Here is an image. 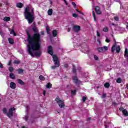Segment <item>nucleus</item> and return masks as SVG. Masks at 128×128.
Masks as SVG:
<instances>
[{"label": "nucleus", "mask_w": 128, "mask_h": 128, "mask_svg": "<svg viewBox=\"0 0 128 128\" xmlns=\"http://www.w3.org/2000/svg\"><path fill=\"white\" fill-rule=\"evenodd\" d=\"M124 110V108H123L122 106H120L119 108V110H120V112H122V110Z\"/></svg>", "instance_id": "41"}, {"label": "nucleus", "mask_w": 128, "mask_h": 128, "mask_svg": "<svg viewBox=\"0 0 128 128\" xmlns=\"http://www.w3.org/2000/svg\"><path fill=\"white\" fill-rule=\"evenodd\" d=\"M39 78L40 80H46V78H44V76H42V75H40L39 76Z\"/></svg>", "instance_id": "28"}, {"label": "nucleus", "mask_w": 128, "mask_h": 128, "mask_svg": "<svg viewBox=\"0 0 128 128\" xmlns=\"http://www.w3.org/2000/svg\"><path fill=\"white\" fill-rule=\"evenodd\" d=\"M14 64H20V62L18 60H14Z\"/></svg>", "instance_id": "32"}, {"label": "nucleus", "mask_w": 128, "mask_h": 128, "mask_svg": "<svg viewBox=\"0 0 128 128\" xmlns=\"http://www.w3.org/2000/svg\"><path fill=\"white\" fill-rule=\"evenodd\" d=\"M58 68V67H56V65L54 66H52V70H54V68Z\"/></svg>", "instance_id": "49"}, {"label": "nucleus", "mask_w": 128, "mask_h": 128, "mask_svg": "<svg viewBox=\"0 0 128 128\" xmlns=\"http://www.w3.org/2000/svg\"><path fill=\"white\" fill-rule=\"evenodd\" d=\"M96 36H100V32H98V31H96Z\"/></svg>", "instance_id": "43"}, {"label": "nucleus", "mask_w": 128, "mask_h": 128, "mask_svg": "<svg viewBox=\"0 0 128 128\" xmlns=\"http://www.w3.org/2000/svg\"><path fill=\"white\" fill-rule=\"evenodd\" d=\"M110 83L108 82H106L104 84V86L105 88H110Z\"/></svg>", "instance_id": "25"}, {"label": "nucleus", "mask_w": 128, "mask_h": 128, "mask_svg": "<svg viewBox=\"0 0 128 128\" xmlns=\"http://www.w3.org/2000/svg\"><path fill=\"white\" fill-rule=\"evenodd\" d=\"M94 58L95 60H98V57L96 56V55L94 56Z\"/></svg>", "instance_id": "40"}, {"label": "nucleus", "mask_w": 128, "mask_h": 128, "mask_svg": "<svg viewBox=\"0 0 128 128\" xmlns=\"http://www.w3.org/2000/svg\"><path fill=\"white\" fill-rule=\"evenodd\" d=\"M64 67H65L66 68H68V64H64Z\"/></svg>", "instance_id": "47"}, {"label": "nucleus", "mask_w": 128, "mask_h": 128, "mask_svg": "<svg viewBox=\"0 0 128 128\" xmlns=\"http://www.w3.org/2000/svg\"><path fill=\"white\" fill-rule=\"evenodd\" d=\"M73 30L76 32H80V26H73Z\"/></svg>", "instance_id": "9"}, {"label": "nucleus", "mask_w": 128, "mask_h": 128, "mask_svg": "<svg viewBox=\"0 0 128 128\" xmlns=\"http://www.w3.org/2000/svg\"><path fill=\"white\" fill-rule=\"evenodd\" d=\"M116 44H115L112 46V54L114 52V51L116 50Z\"/></svg>", "instance_id": "17"}, {"label": "nucleus", "mask_w": 128, "mask_h": 128, "mask_svg": "<svg viewBox=\"0 0 128 128\" xmlns=\"http://www.w3.org/2000/svg\"><path fill=\"white\" fill-rule=\"evenodd\" d=\"M126 88H128V84H126Z\"/></svg>", "instance_id": "63"}, {"label": "nucleus", "mask_w": 128, "mask_h": 128, "mask_svg": "<svg viewBox=\"0 0 128 128\" xmlns=\"http://www.w3.org/2000/svg\"><path fill=\"white\" fill-rule=\"evenodd\" d=\"M24 16L26 20H27L28 24H32L34 20V8L26 6L24 11Z\"/></svg>", "instance_id": "2"}, {"label": "nucleus", "mask_w": 128, "mask_h": 128, "mask_svg": "<svg viewBox=\"0 0 128 128\" xmlns=\"http://www.w3.org/2000/svg\"><path fill=\"white\" fill-rule=\"evenodd\" d=\"M34 26L32 27V30L34 32H38V30L36 29V24L33 23Z\"/></svg>", "instance_id": "14"}, {"label": "nucleus", "mask_w": 128, "mask_h": 128, "mask_svg": "<svg viewBox=\"0 0 128 128\" xmlns=\"http://www.w3.org/2000/svg\"><path fill=\"white\" fill-rule=\"evenodd\" d=\"M10 78L12 80H14L16 78V76H14V74L12 72H10Z\"/></svg>", "instance_id": "15"}, {"label": "nucleus", "mask_w": 128, "mask_h": 128, "mask_svg": "<svg viewBox=\"0 0 128 128\" xmlns=\"http://www.w3.org/2000/svg\"><path fill=\"white\" fill-rule=\"evenodd\" d=\"M8 70L10 72H14V67L10 66L9 67Z\"/></svg>", "instance_id": "30"}, {"label": "nucleus", "mask_w": 128, "mask_h": 128, "mask_svg": "<svg viewBox=\"0 0 128 128\" xmlns=\"http://www.w3.org/2000/svg\"><path fill=\"white\" fill-rule=\"evenodd\" d=\"M106 97V94L104 93L101 96L102 98H104Z\"/></svg>", "instance_id": "34"}, {"label": "nucleus", "mask_w": 128, "mask_h": 128, "mask_svg": "<svg viewBox=\"0 0 128 128\" xmlns=\"http://www.w3.org/2000/svg\"><path fill=\"white\" fill-rule=\"evenodd\" d=\"M16 83H14V82H11L10 83V87L11 88L14 90V88H16Z\"/></svg>", "instance_id": "11"}, {"label": "nucleus", "mask_w": 128, "mask_h": 128, "mask_svg": "<svg viewBox=\"0 0 128 128\" xmlns=\"http://www.w3.org/2000/svg\"><path fill=\"white\" fill-rule=\"evenodd\" d=\"M58 114H60V112L57 111Z\"/></svg>", "instance_id": "64"}, {"label": "nucleus", "mask_w": 128, "mask_h": 128, "mask_svg": "<svg viewBox=\"0 0 128 128\" xmlns=\"http://www.w3.org/2000/svg\"><path fill=\"white\" fill-rule=\"evenodd\" d=\"M122 114L125 116H128V112L126 109H124L122 110Z\"/></svg>", "instance_id": "12"}, {"label": "nucleus", "mask_w": 128, "mask_h": 128, "mask_svg": "<svg viewBox=\"0 0 128 128\" xmlns=\"http://www.w3.org/2000/svg\"><path fill=\"white\" fill-rule=\"evenodd\" d=\"M72 72L74 74H76V66L74 65H73Z\"/></svg>", "instance_id": "27"}, {"label": "nucleus", "mask_w": 128, "mask_h": 128, "mask_svg": "<svg viewBox=\"0 0 128 128\" xmlns=\"http://www.w3.org/2000/svg\"><path fill=\"white\" fill-rule=\"evenodd\" d=\"M73 80L74 81V84H80V81H78V77H76V76H74Z\"/></svg>", "instance_id": "10"}, {"label": "nucleus", "mask_w": 128, "mask_h": 128, "mask_svg": "<svg viewBox=\"0 0 128 128\" xmlns=\"http://www.w3.org/2000/svg\"><path fill=\"white\" fill-rule=\"evenodd\" d=\"M41 34L42 36H44V32H42Z\"/></svg>", "instance_id": "56"}, {"label": "nucleus", "mask_w": 128, "mask_h": 128, "mask_svg": "<svg viewBox=\"0 0 128 128\" xmlns=\"http://www.w3.org/2000/svg\"><path fill=\"white\" fill-rule=\"evenodd\" d=\"M106 42H110V39L108 38H106Z\"/></svg>", "instance_id": "46"}, {"label": "nucleus", "mask_w": 128, "mask_h": 128, "mask_svg": "<svg viewBox=\"0 0 128 128\" xmlns=\"http://www.w3.org/2000/svg\"><path fill=\"white\" fill-rule=\"evenodd\" d=\"M24 120H26V122H27V120H28V116H26L24 117Z\"/></svg>", "instance_id": "44"}, {"label": "nucleus", "mask_w": 128, "mask_h": 128, "mask_svg": "<svg viewBox=\"0 0 128 128\" xmlns=\"http://www.w3.org/2000/svg\"><path fill=\"white\" fill-rule=\"evenodd\" d=\"M94 10L98 14H102V11H100V9L98 6H96Z\"/></svg>", "instance_id": "8"}, {"label": "nucleus", "mask_w": 128, "mask_h": 128, "mask_svg": "<svg viewBox=\"0 0 128 128\" xmlns=\"http://www.w3.org/2000/svg\"><path fill=\"white\" fill-rule=\"evenodd\" d=\"M68 32H70V28H68Z\"/></svg>", "instance_id": "54"}, {"label": "nucleus", "mask_w": 128, "mask_h": 128, "mask_svg": "<svg viewBox=\"0 0 128 128\" xmlns=\"http://www.w3.org/2000/svg\"><path fill=\"white\" fill-rule=\"evenodd\" d=\"M101 22H104V19L101 20Z\"/></svg>", "instance_id": "59"}, {"label": "nucleus", "mask_w": 128, "mask_h": 128, "mask_svg": "<svg viewBox=\"0 0 128 128\" xmlns=\"http://www.w3.org/2000/svg\"><path fill=\"white\" fill-rule=\"evenodd\" d=\"M6 6H10V4L8 2H6Z\"/></svg>", "instance_id": "52"}, {"label": "nucleus", "mask_w": 128, "mask_h": 128, "mask_svg": "<svg viewBox=\"0 0 128 128\" xmlns=\"http://www.w3.org/2000/svg\"><path fill=\"white\" fill-rule=\"evenodd\" d=\"M26 108L27 110H30V106H26Z\"/></svg>", "instance_id": "51"}, {"label": "nucleus", "mask_w": 128, "mask_h": 128, "mask_svg": "<svg viewBox=\"0 0 128 128\" xmlns=\"http://www.w3.org/2000/svg\"><path fill=\"white\" fill-rule=\"evenodd\" d=\"M64 2L66 6H68V2H66V0H64Z\"/></svg>", "instance_id": "55"}, {"label": "nucleus", "mask_w": 128, "mask_h": 128, "mask_svg": "<svg viewBox=\"0 0 128 128\" xmlns=\"http://www.w3.org/2000/svg\"><path fill=\"white\" fill-rule=\"evenodd\" d=\"M112 26H116V24L114 23H112Z\"/></svg>", "instance_id": "58"}, {"label": "nucleus", "mask_w": 128, "mask_h": 128, "mask_svg": "<svg viewBox=\"0 0 128 128\" xmlns=\"http://www.w3.org/2000/svg\"><path fill=\"white\" fill-rule=\"evenodd\" d=\"M48 54H50V56H52V54H54V52H53V50H52V46H48Z\"/></svg>", "instance_id": "7"}, {"label": "nucleus", "mask_w": 128, "mask_h": 128, "mask_svg": "<svg viewBox=\"0 0 128 128\" xmlns=\"http://www.w3.org/2000/svg\"><path fill=\"white\" fill-rule=\"evenodd\" d=\"M82 101L83 102H86V97L84 96L82 98Z\"/></svg>", "instance_id": "35"}, {"label": "nucleus", "mask_w": 128, "mask_h": 128, "mask_svg": "<svg viewBox=\"0 0 128 128\" xmlns=\"http://www.w3.org/2000/svg\"><path fill=\"white\" fill-rule=\"evenodd\" d=\"M10 34H14V36H16V34L14 33V30H12L10 32Z\"/></svg>", "instance_id": "36"}, {"label": "nucleus", "mask_w": 128, "mask_h": 128, "mask_svg": "<svg viewBox=\"0 0 128 128\" xmlns=\"http://www.w3.org/2000/svg\"><path fill=\"white\" fill-rule=\"evenodd\" d=\"M23 6H24V4H22V3H20V2L17 3L16 4V6L17 8H22Z\"/></svg>", "instance_id": "13"}, {"label": "nucleus", "mask_w": 128, "mask_h": 128, "mask_svg": "<svg viewBox=\"0 0 128 128\" xmlns=\"http://www.w3.org/2000/svg\"><path fill=\"white\" fill-rule=\"evenodd\" d=\"M22 72H24V70L22 69L18 70V74H22Z\"/></svg>", "instance_id": "29"}, {"label": "nucleus", "mask_w": 128, "mask_h": 128, "mask_svg": "<svg viewBox=\"0 0 128 128\" xmlns=\"http://www.w3.org/2000/svg\"><path fill=\"white\" fill-rule=\"evenodd\" d=\"M0 35L4 36V32L2 30H0Z\"/></svg>", "instance_id": "50"}, {"label": "nucleus", "mask_w": 128, "mask_h": 128, "mask_svg": "<svg viewBox=\"0 0 128 128\" xmlns=\"http://www.w3.org/2000/svg\"><path fill=\"white\" fill-rule=\"evenodd\" d=\"M52 85L50 84V83H48L46 85V88H52Z\"/></svg>", "instance_id": "23"}, {"label": "nucleus", "mask_w": 128, "mask_h": 128, "mask_svg": "<svg viewBox=\"0 0 128 128\" xmlns=\"http://www.w3.org/2000/svg\"><path fill=\"white\" fill-rule=\"evenodd\" d=\"M46 32H47V34H50V28L46 27Z\"/></svg>", "instance_id": "38"}, {"label": "nucleus", "mask_w": 128, "mask_h": 128, "mask_svg": "<svg viewBox=\"0 0 128 128\" xmlns=\"http://www.w3.org/2000/svg\"><path fill=\"white\" fill-rule=\"evenodd\" d=\"M108 50V46H104V47H100L97 48V50L99 52H106Z\"/></svg>", "instance_id": "6"}, {"label": "nucleus", "mask_w": 128, "mask_h": 128, "mask_svg": "<svg viewBox=\"0 0 128 128\" xmlns=\"http://www.w3.org/2000/svg\"><path fill=\"white\" fill-rule=\"evenodd\" d=\"M72 94H76V90H72L71 91Z\"/></svg>", "instance_id": "33"}, {"label": "nucleus", "mask_w": 128, "mask_h": 128, "mask_svg": "<svg viewBox=\"0 0 128 128\" xmlns=\"http://www.w3.org/2000/svg\"><path fill=\"white\" fill-rule=\"evenodd\" d=\"M48 16H52V9L50 8L48 11Z\"/></svg>", "instance_id": "18"}, {"label": "nucleus", "mask_w": 128, "mask_h": 128, "mask_svg": "<svg viewBox=\"0 0 128 128\" xmlns=\"http://www.w3.org/2000/svg\"><path fill=\"white\" fill-rule=\"evenodd\" d=\"M46 90H44L43 91V94H44V96H46Z\"/></svg>", "instance_id": "53"}, {"label": "nucleus", "mask_w": 128, "mask_h": 128, "mask_svg": "<svg viewBox=\"0 0 128 128\" xmlns=\"http://www.w3.org/2000/svg\"><path fill=\"white\" fill-rule=\"evenodd\" d=\"M76 10L78 12H80V14H84L82 13V12L78 10V9H76Z\"/></svg>", "instance_id": "45"}, {"label": "nucleus", "mask_w": 128, "mask_h": 128, "mask_svg": "<svg viewBox=\"0 0 128 128\" xmlns=\"http://www.w3.org/2000/svg\"><path fill=\"white\" fill-rule=\"evenodd\" d=\"M120 50V46H117L116 48V52L117 54H118Z\"/></svg>", "instance_id": "22"}, {"label": "nucleus", "mask_w": 128, "mask_h": 128, "mask_svg": "<svg viewBox=\"0 0 128 128\" xmlns=\"http://www.w3.org/2000/svg\"><path fill=\"white\" fill-rule=\"evenodd\" d=\"M28 38L27 42H28V52L31 56L34 57L33 52H34V54L36 58H40L42 54V51L40 50V34L38 33H35L33 36H32L30 33H27Z\"/></svg>", "instance_id": "1"}, {"label": "nucleus", "mask_w": 128, "mask_h": 128, "mask_svg": "<svg viewBox=\"0 0 128 128\" xmlns=\"http://www.w3.org/2000/svg\"><path fill=\"white\" fill-rule=\"evenodd\" d=\"M72 16H74V18H78V14H72Z\"/></svg>", "instance_id": "42"}, {"label": "nucleus", "mask_w": 128, "mask_h": 128, "mask_svg": "<svg viewBox=\"0 0 128 128\" xmlns=\"http://www.w3.org/2000/svg\"><path fill=\"white\" fill-rule=\"evenodd\" d=\"M0 68H4V66L2 65V64L0 62Z\"/></svg>", "instance_id": "48"}, {"label": "nucleus", "mask_w": 128, "mask_h": 128, "mask_svg": "<svg viewBox=\"0 0 128 128\" xmlns=\"http://www.w3.org/2000/svg\"><path fill=\"white\" fill-rule=\"evenodd\" d=\"M92 16L94 18V22H96V14L94 13V11H92Z\"/></svg>", "instance_id": "24"}, {"label": "nucleus", "mask_w": 128, "mask_h": 128, "mask_svg": "<svg viewBox=\"0 0 128 128\" xmlns=\"http://www.w3.org/2000/svg\"><path fill=\"white\" fill-rule=\"evenodd\" d=\"M114 20H116V22H118L120 18H118V16H116L114 17Z\"/></svg>", "instance_id": "37"}, {"label": "nucleus", "mask_w": 128, "mask_h": 128, "mask_svg": "<svg viewBox=\"0 0 128 128\" xmlns=\"http://www.w3.org/2000/svg\"><path fill=\"white\" fill-rule=\"evenodd\" d=\"M52 58L55 66H56V68H58L60 66V64L58 56H56V55H54Z\"/></svg>", "instance_id": "5"}, {"label": "nucleus", "mask_w": 128, "mask_h": 128, "mask_svg": "<svg viewBox=\"0 0 128 128\" xmlns=\"http://www.w3.org/2000/svg\"><path fill=\"white\" fill-rule=\"evenodd\" d=\"M8 40L10 44H14V39L12 38H8Z\"/></svg>", "instance_id": "19"}, {"label": "nucleus", "mask_w": 128, "mask_h": 128, "mask_svg": "<svg viewBox=\"0 0 128 128\" xmlns=\"http://www.w3.org/2000/svg\"><path fill=\"white\" fill-rule=\"evenodd\" d=\"M18 84H21L22 86H24V82L22 81V80L20 79H18Z\"/></svg>", "instance_id": "16"}, {"label": "nucleus", "mask_w": 128, "mask_h": 128, "mask_svg": "<svg viewBox=\"0 0 128 128\" xmlns=\"http://www.w3.org/2000/svg\"><path fill=\"white\" fill-rule=\"evenodd\" d=\"M113 104H114V106H116V103L114 102V103Z\"/></svg>", "instance_id": "61"}, {"label": "nucleus", "mask_w": 128, "mask_h": 128, "mask_svg": "<svg viewBox=\"0 0 128 128\" xmlns=\"http://www.w3.org/2000/svg\"><path fill=\"white\" fill-rule=\"evenodd\" d=\"M14 110H16V108H11L9 109V112L8 113V110L6 108H4L2 109L3 114H6L7 116L10 118L14 116Z\"/></svg>", "instance_id": "3"}, {"label": "nucleus", "mask_w": 128, "mask_h": 128, "mask_svg": "<svg viewBox=\"0 0 128 128\" xmlns=\"http://www.w3.org/2000/svg\"><path fill=\"white\" fill-rule=\"evenodd\" d=\"M116 82H118V84H120V82H122V79L120 78H117Z\"/></svg>", "instance_id": "31"}, {"label": "nucleus", "mask_w": 128, "mask_h": 128, "mask_svg": "<svg viewBox=\"0 0 128 128\" xmlns=\"http://www.w3.org/2000/svg\"><path fill=\"white\" fill-rule=\"evenodd\" d=\"M52 36H56V34H58V32H56V30H53L52 32Z\"/></svg>", "instance_id": "21"}, {"label": "nucleus", "mask_w": 128, "mask_h": 128, "mask_svg": "<svg viewBox=\"0 0 128 128\" xmlns=\"http://www.w3.org/2000/svg\"><path fill=\"white\" fill-rule=\"evenodd\" d=\"M105 128H108V126H106V125H105Z\"/></svg>", "instance_id": "60"}, {"label": "nucleus", "mask_w": 128, "mask_h": 128, "mask_svg": "<svg viewBox=\"0 0 128 128\" xmlns=\"http://www.w3.org/2000/svg\"><path fill=\"white\" fill-rule=\"evenodd\" d=\"M4 22H10V17L6 16L4 18Z\"/></svg>", "instance_id": "20"}, {"label": "nucleus", "mask_w": 128, "mask_h": 128, "mask_svg": "<svg viewBox=\"0 0 128 128\" xmlns=\"http://www.w3.org/2000/svg\"><path fill=\"white\" fill-rule=\"evenodd\" d=\"M72 6H74V8H76V3L74 2H72Z\"/></svg>", "instance_id": "39"}, {"label": "nucleus", "mask_w": 128, "mask_h": 128, "mask_svg": "<svg viewBox=\"0 0 128 128\" xmlns=\"http://www.w3.org/2000/svg\"><path fill=\"white\" fill-rule=\"evenodd\" d=\"M103 32H108V27H104L103 30Z\"/></svg>", "instance_id": "26"}, {"label": "nucleus", "mask_w": 128, "mask_h": 128, "mask_svg": "<svg viewBox=\"0 0 128 128\" xmlns=\"http://www.w3.org/2000/svg\"><path fill=\"white\" fill-rule=\"evenodd\" d=\"M56 102L57 104H58L60 108H64V102L62 100H61L60 98L57 97L56 98Z\"/></svg>", "instance_id": "4"}, {"label": "nucleus", "mask_w": 128, "mask_h": 128, "mask_svg": "<svg viewBox=\"0 0 128 128\" xmlns=\"http://www.w3.org/2000/svg\"><path fill=\"white\" fill-rule=\"evenodd\" d=\"M10 64H11V62L10 61L9 62V63L8 64V66H10Z\"/></svg>", "instance_id": "57"}, {"label": "nucleus", "mask_w": 128, "mask_h": 128, "mask_svg": "<svg viewBox=\"0 0 128 128\" xmlns=\"http://www.w3.org/2000/svg\"><path fill=\"white\" fill-rule=\"evenodd\" d=\"M88 120H90V118H88Z\"/></svg>", "instance_id": "62"}]
</instances>
